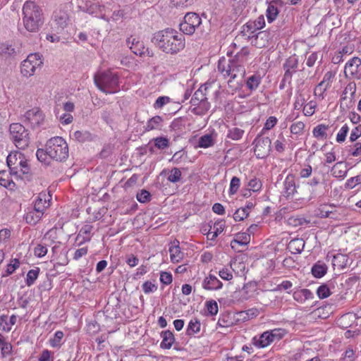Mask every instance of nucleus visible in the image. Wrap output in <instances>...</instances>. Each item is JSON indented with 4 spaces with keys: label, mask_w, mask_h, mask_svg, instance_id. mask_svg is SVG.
<instances>
[{
    "label": "nucleus",
    "mask_w": 361,
    "mask_h": 361,
    "mask_svg": "<svg viewBox=\"0 0 361 361\" xmlns=\"http://www.w3.org/2000/svg\"><path fill=\"white\" fill-rule=\"evenodd\" d=\"M0 351L2 357H6L11 355L13 352V346L10 342L0 334Z\"/></svg>",
    "instance_id": "bb28decb"
},
{
    "label": "nucleus",
    "mask_w": 361,
    "mask_h": 361,
    "mask_svg": "<svg viewBox=\"0 0 361 361\" xmlns=\"http://www.w3.org/2000/svg\"><path fill=\"white\" fill-rule=\"evenodd\" d=\"M250 241V235L245 233H239L236 235V238H235L233 243H238L239 245H246Z\"/></svg>",
    "instance_id": "bf43d9fd"
},
{
    "label": "nucleus",
    "mask_w": 361,
    "mask_h": 361,
    "mask_svg": "<svg viewBox=\"0 0 361 361\" xmlns=\"http://www.w3.org/2000/svg\"><path fill=\"white\" fill-rule=\"evenodd\" d=\"M288 247L292 252L300 253L305 247V242L300 238L293 239L290 241Z\"/></svg>",
    "instance_id": "473e14b6"
},
{
    "label": "nucleus",
    "mask_w": 361,
    "mask_h": 361,
    "mask_svg": "<svg viewBox=\"0 0 361 361\" xmlns=\"http://www.w3.org/2000/svg\"><path fill=\"white\" fill-rule=\"evenodd\" d=\"M250 288H255V286L252 283H247L239 291V293L241 295L243 300H247L250 297H251L252 293H250V292H253L255 290L251 291L250 290Z\"/></svg>",
    "instance_id": "052dcab7"
},
{
    "label": "nucleus",
    "mask_w": 361,
    "mask_h": 361,
    "mask_svg": "<svg viewBox=\"0 0 361 361\" xmlns=\"http://www.w3.org/2000/svg\"><path fill=\"white\" fill-rule=\"evenodd\" d=\"M279 14L278 8L271 3L267 9V17L269 23L274 21Z\"/></svg>",
    "instance_id": "49530a36"
},
{
    "label": "nucleus",
    "mask_w": 361,
    "mask_h": 361,
    "mask_svg": "<svg viewBox=\"0 0 361 361\" xmlns=\"http://www.w3.org/2000/svg\"><path fill=\"white\" fill-rule=\"evenodd\" d=\"M24 27L30 32H37L44 24V18L42 8L35 2L27 1L23 7Z\"/></svg>",
    "instance_id": "7ed1b4c3"
},
{
    "label": "nucleus",
    "mask_w": 361,
    "mask_h": 361,
    "mask_svg": "<svg viewBox=\"0 0 361 361\" xmlns=\"http://www.w3.org/2000/svg\"><path fill=\"white\" fill-rule=\"evenodd\" d=\"M0 185L9 190H13L16 186L10 175L5 171L0 172Z\"/></svg>",
    "instance_id": "c756f323"
},
{
    "label": "nucleus",
    "mask_w": 361,
    "mask_h": 361,
    "mask_svg": "<svg viewBox=\"0 0 361 361\" xmlns=\"http://www.w3.org/2000/svg\"><path fill=\"white\" fill-rule=\"evenodd\" d=\"M190 142L192 145H194L195 148H207L212 146L214 144L213 137H200L197 145H195V142L193 140H190Z\"/></svg>",
    "instance_id": "c9c22d12"
},
{
    "label": "nucleus",
    "mask_w": 361,
    "mask_h": 361,
    "mask_svg": "<svg viewBox=\"0 0 361 361\" xmlns=\"http://www.w3.org/2000/svg\"><path fill=\"white\" fill-rule=\"evenodd\" d=\"M9 130L12 135H23L26 132L25 128L19 123H12Z\"/></svg>",
    "instance_id": "a18cd8bd"
},
{
    "label": "nucleus",
    "mask_w": 361,
    "mask_h": 361,
    "mask_svg": "<svg viewBox=\"0 0 361 361\" xmlns=\"http://www.w3.org/2000/svg\"><path fill=\"white\" fill-rule=\"evenodd\" d=\"M248 216V211L246 208H239L233 214V219L235 221L244 220Z\"/></svg>",
    "instance_id": "5fc2aeb1"
},
{
    "label": "nucleus",
    "mask_w": 361,
    "mask_h": 361,
    "mask_svg": "<svg viewBox=\"0 0 361 361\" xmlns=\"http://www.w3.org/2000/svg\"><path fill=\"white\" fill-rule=\"evenodd\" d=\"M328 84L324 85V82H320L317 87L314 88V94L316 96L324 97V93L329 89Z\"/></svg>",
    "instance_id": "0e129e2a"
},
{
    "label": "nucleus",
    "mask_w": 361,
    "mask_h": 361,
    "mask_svg": "<svg viewBox=\"0 0 361 361\" xmlns=\"http://www.w3.org/2000/svg\"><path fill=\"white\" fill-rule=\"evenodd\" d=\"M190 103L192 106H194L192 109V112L197 115H203L206 114L210 108L209 102H202L199 101V99H197L194 96H192Z\"/></svg>",
    "instance_id": "4be33fe9"
},
{
    "label": "nucleus",
    "mask_w": 361,
    "mask_h": 361,
    "mask_svg": "<svg viewBox=\"0 0 361 361\" xmlns=\"http://www.w3.org/2000/svg\"><path fill=\"white\" fill-rule=\"evenodd\" d=\"M53 20L55 24L54 29L59 33L63 31L68 25L69 16L65 11L59 10L54 12Z\"/></svg>",
    "instance_id": "dca6fc26"
},
{
    "label": "nucleus",
    "mask_w": 361,
    "mask_h": 361,
    "mask_svg": "<svg viewBox=\"0 0 361 361\" xmlns=\"http://www.w3.org/2000/svg\"><path fill=\"white\" fill-rule=\"evenodd\" d=\"M169 252L170 253V259L173 263L180 262L184 257V253L180 247V243L175 240L171 243Z\"/></svg>",
    "instance_id": "a211bd4d"
},
{
    "label": "nucleus",
    "mask_w": 361,
    "mask_h": 361,
    "mask_svg": "<svg viewBox=\"0 0 361 361\" xmlns=\"http://www.w3.org/2000/svg\"><path fill=\"white\" fill-rule=\"evenodd\" d=\"M273 35L269 31H261L250 37L251 44L257 48L261 49L267 47Z\"/></svg>",
    "instance_id": "2eb2a0df"
},
{
    "label": "nucleus",
    "mask_w": 361,
    "mask_h": 361,
    "mask_svg": "<svg viewBox=\"0 0 361 361\" xmlns=\"http://www.w3.org/2000/svg\"><path fill=\"white\" fill-rule=\"evenodd\" d=\"M361 65V59L359 57H353L349 60L344 68V73L346 77L350 75L351 78L355 79L361 78V72L360 71V66Z\"/></svg>",
    "instance_id": "9b49d317"
},
{
    "label": "nucleus",
    "mask_w": 361,
    "mask_h": 361,
    "mask_svg": "<svg viewBox=\"0 0 361 361\" xmlns=\"http://www.w3.org/2000/svg\"><path fill=\"white\" fill-rule=\"evenodd\" d=\"M39 274V269L35 268L33 269H30L27 274L26 277V284L27 286H31L33 285L36 281V279L38 278Z\"/></svg>",
    "instance_id": "79ce46f5"
},
{
    "label": "nucleus",
    "mask_w": 361,
    "mask_h": 361,
    "mask_svg": "<svg viewBox=\"0 0 361 361\" xmlns=\"http://www.w3.org/2000/svg\"><path fill=\"white\" fill-rule=\"evenodd\" d=\"M86 12L90 14H97L98 13H102L103 10L105 9L104 5H99L97 4H91L90 6L86 5Z\"/></svg>",
    "instance_id": "3c124183"
},
{
    "label": "nucleus",
    "mask_w": 361,
    "mask_h": 361,
    "mask_svg": "<svg viewBox=\"0 0 361 361\" xmlns=\"http://www.w3.org/2000/svg\"><path fill=\"white\" fill-rule=\"evenodd\" d=\"M36 156L39 162L45 166L51 165L53 161H62L68 157V147L63 137H51L44 149H38Z\"/></svg>",
    "instance_id": "f257e3e1"
},
{
    "label": "nucleus",
    "mask_w": 361,
    "mask_h": 361,
    "mask_svg": "<svg viewBox=\"0 0 361 361\" xmlns=\"http://www.w3.org/2000/svg\"><path fill=\"white\" fill-rule=\"evenodd\" d=\"M258 314L259 311L255 308L249 309L247 311L240 312L239 313L243 319H250L251 318L256 317Z\"/></svg>",
    "instance_id": "13d9d810"
},
{
    "label": "nucleus",
    "mask_w": 361,
    "mask_h": 361,
    "mask_svg": "<svg viewBox=\"0 0 361 361\" xmlns=\"http://www.w3.org/2000/svg\"><path fill=\"white\" fill-rule=\"evenodd\" d=\"M137 200L141 203H145L150 200V193L145 190H142L137 194Z\"/></svg>",
    "instance_id": "69168bd1"
},
{
    "label": "nucleus",
    "mask_w": 361,
    "mask_h": 361,
    "mask_svg": "<svg viewBox=\"0 0 361 361\" xmlns=\"http://www.w3.org/2000/svg\"><path fill=\"white\" fill-rule=\"evenodd\" d=\"M327 271V267L324 263L318 262L312 268V273L314 276L321 278L325 275Z\"/></svg>",
    "instance_id": "e433bc0d"
},
{
    "label": "nucleus",
    "mask_w": 361,
    "mask_h": 361,
    "mask_svg": "<svg viewBox=\"0 0 361 361\" xmlns=\"http://www.w3.org/2000/svg\"><path fill=\"white\" fill-rule=\"evenodd\" d=\"M348 259L345 255L342 254H338L336 255H334L332 263L334 266H336V264H338V266L343 267L345 265Z\"/></svg>",
    "instance_id": "e2e57ef3"
},
{
    "label": "nucleus",
    "mask_w": 361,
    "mask_h": 361,
    "mask_svg": "<svg viewBox=\"0 0 361 361\" xmlns=\"http://www.w3.org/2000/svg\"><path fill=\"white\" fill-rule=\"evenodd\" d=\"M287 223L290 226L297 227L309 224L310 220H307L304 217L300 216H292L288 219Z\"/></svg>",
    "instance_id": "ea45409f"
},
{
    "label": "nucleus",
    "mask_w": 361,
    "mask_h": 361,
    "mask_svg": "<svg viewBox=\"0 0 361 361\" xmlns=\"http://www.w3.org/2000/svg\"><path fill=\"white\" fill-rule=\"evenodd\" d=\"M163 119L161 116H156L149 119L145 126L147 130L160 129Z\"/></svg>",
    "instance_id": "58836bf2"
},
{
    "label": "nucleus",
    "mask_w": 361,
    "mask_h": 361,
    "mask_svg": "<svg viewBox=\"0 0 361 361\" xmlns=\"http://www.w3.org/2000/svg\"><path fill=\"white\" fill-rule=\"evenodd\" d=\"M23 157V154L20 152L10 153L7 157V164L12 171L16 169V166L19 165V161Z\"/></svg>",
    "instance_id": "c85d7f7f"
},
{
    "label": "nucleus",
    "mask_w": 361,
    "mask_h": 361,
    "mask_svg": "<svg viewBox=\"0 0 361 361\" xmlns=\"http://www.w3.org/2000/svg\"><path fill=\"white\" fill-rule=\"evenodd\" d=\"M202 24V19L195 13H188L180 23V30L185 35H192L196 29H199Z\"/></svg>",
    "instance_id": "0eeeda50"
},
{
    "label": "nucleus",
    "mask_w": 361,
    "mask_h": 361,
    "mask_svg": "<svg viewBox=\"0 0 361 361\" xmlns=\"http://www.w3.org/2000/svg\"><path fill=\"white\" fill-rule=\"evenodd\" d=\"M357 318H361V310H357L355 313L349 312V313H347V314L343 315L338 320V323L339 326H341V327H345L344 326L343 323L346 320H353V319H357Z\"/></svg>",
    "instance_id": "a19ab883"
},
{
    "label": "nucleus",
    "mask_w": 361,
    "mask_h": 361,
    "mask_svg": "<svg viewBox=\"0 0 361 361\" xmlns=\"http://www.w3.org/2000/svg\"><path fill=\"white\" fill-rule=\"evenodd\" d=\"M261 80L262 78L259 75L254 74L247 79V87L251 91L255 90L261 83Z\"/></svg>",
    "instance_id": "72a5a7b5"
},
{
    "label": "nucleus",
    "mask_w": 361,
    "mask_h": 361,
    "mask_svg": "<svg viewBox=\"0 0 361 361\" xmlns=\"http://www.w3.org/2000/svg\"><path fill=\"white\" fill-rule=\"evenodd\" d=\"M356 92L355 82H350L345 87L341 99V107L349 109L353 105V99Z\"/></svg>",
    "instance_id": "f8f14e48"
},
{
    "label": "nucleus",
    "mask_w": 361,
    "mask_h": 361,
    "mask_svg": "<svg viewBox=\"0 0 361 361\" xmlns=\"http://www.w3.org/2000/svg\"><path fill=\"white\" fill-rule=\"evenodd\" d=\"M348 164L343 161L337 162L331 169V174L333 176L343 179L348 173Z\"/></svg>",
    "instance_id": "b1692460"
},
{
    "label": "nucleus",
    "mask_w": 361,
    "mask_h": 361,
    "mask_svg": "<svg viewBox=\"0 0 361 361\" xmlns=\"http://www.w3.org/2000/svg\"><path fill=\"white\" fill-rule=\"evenodd\" d=\"M286 331L283 329H274L262 333L259 337L255 336L252 338V343L258 348H264L276 341L281 339L286 334Z\"/></svg>",
    "instance_id": "39448f33"
},
{
    "label": "nucleus",
    "mask_w": 361,
    "mask_h": 361,
    "mask_svg": "<svg viewBox=\"0 0 361 361\" xmlns=\"http://www.w3.org/2000/svg\"><path fill=\"white\" fill-rule=\"evenodd\" d=\"M25 117L33 128L39 126L44 118L42 111L37 107L28 110Z\"/></svg>",
    "instance_id": "4468645a"
},
{
    "label": "nucleus",
    "mask_w": 361,
    "mask_h": 361,
    "mask_svg": "<svg viewBox=\"0 0 361 361\" xmlns=\"http://www.w3.org/2000/svg\"><path fill=\"white\" fill-rule=\"evenodd\" d=\"M219 276L224 280L230 281L233 279V274L231 271L227 268L224 267L219 271Z\"/></svg>",
    "instance_id": "774afa93"
},
{
    "label": "nucleus",
    "mask_w": 361,
    "mask_h": 361,
    "mask_svg": "<svg viewBox=\"0 0 361 361\" xmlns=\"http://www.w3.org/2000/svg\"><path fill=\"white\" fill-rule=\"evenodd\" d=\"M283 192L287 198L292 197L293 195L296 192V186L293 176L288 175L286 176L283 182Z\"/></svg>",
    "instance_id": "5701e85b"
},
{
    "label": "nucleus",
    "mask_w": 361,
    "mask_h": 361,
    "mask_svg": "<svg viewBox=\"0 0 361 361\" xmlns=\"http://www.w3.org/2000/svg\"><path fill=\"white\" fill-rule=\"evenodd\" d=\"M247 186L250 190H252L253 192H258L261 190L262 184L258 178H253L251 180H250Z\"/></svg>",
    "instance_id": "4d7b16f0"
},
{
    "label": "nucleus",
    "mask_w": 361,
    "mask_h": 361,
    "mask_svg": "<svg viewBox=\"0 0 361 361\" xmlns=\"http://www.w3.org/2000/svg\"><path fill=\"white\" fill-rule=\"evenodd\" d=\"M18 164L19 165L16 166V169H14L11 172L20 177H21V176H25L26 178H29L31 176V170L27 160L24 156L19 161Z\"/></svg>",
    "instance_id": "412c9836"
},
{
    "label": "nucleus",
    "mask_w": 361,
    "mask_h": 361,
    "mask_svg": "<svg viewBox=\"0 0 361 361\" xmlns=\"http://www.w3.org/2000/svg\"><path fill=\"white\" fill-rule=\"evenodd\" d=\"M43 214L37 212L35 209L29 211L25 215V219L29 224L34 225L37 224L42 218Z\"/></svg>",
    "instance_id": "7c9ffc66"
},
{
    "label": "nucleus",
    "mask_w": 361,
    "mask_h": 361,
    "mask_svg": "<svg viewBox=\"0 0 361 361\" xmlns=\"http://www.w3.org/2000/svg\"><path fill=\"white\" fill-rule=\"evenodd\" d=\"M317 295L319 298L320 299H324L328 298L331 295V291L329 288V287L324 284L322 286H319L317 289Z\"/></svg>",
    "instance_id": "864d4df0"
},
{
    "label": "nucleus",
    "mask_w": 361,
    "mask_h": 361,
    "mask_svg": "<svg viewBox=\"0 0 361 361\" xmlns=\"http://www.w3.org/2000/svg\"><path fill=\"white\" fill-rule=\"evenodd\" d=\"M126 44L135 54L140 56L145 55V47L143 42L137 38L131 36L127 39Z\"/></svg>",
    "instance_id": "6ab92c4d"
},
{
    "label": "nucleus",
    "mask_w": 361,
    "mask_h": 361,
    "mask_svg": "<svg viewBox=\"0 0 361 361\" xmlns=\"http://www.w3.org/2000/svg\"><path fill=\"white\" fill-rule=\"evenodd\" d=\"M181 175L182 173L179 169L173 168L168 176V180L171 183H177L180 180Z\"/></svg>",
    "instance_id": "09e8293b"
},
{
    "label": "nucleus",
    "mask_w": 361,
    "mask_h": 361,
    "mask_svg": "<svg viewBox=\"0 0 361 361\" xmlns=\"http://www.w3.org/2000/svg\"><path fill=\"white\" fill-rule=\"evenodd\" d=\"M298 66V60L295 56H290L286 60L283 65V70L285 71L283 78V82H290L293 73L295 72Z\"/></svg>",
    "instance_id": "ddd939ff"
},
{
    "label": "nucleus",
    "mask_w": 361,
    "mask_h": 361,
    "mask_svg": "<svg viewBox=\"0 0 361 361\" xmlns=\"http://www.w3.org/2000/svg\"><path fill=\"white\" fill-rule=\"evenodd\" d=\"M231 68L228 70V76L231 80H228V85L232 82V80L239 79L237 82L238 84L242 82V80L245 75V68L244 63L239 62L238 61L231 59Z\"/></svg>",
    "instance_id": "9d476101"
},
{
    "label": "nucleus",
    "mask_w": 361,
    "mask_h": 361,
    "mask_svg": "<svg viewBox=\"0 0 361 361\" xmlns=\"http://www.w3.org/2000/svg\"><path fill=\"white\" fill-rule=\"evenodd\" d=\"M218 88L219 87L214 81L206 82L195 91L193 96L202 102H209V99H216L219 97V91Z\"/></svg>",
    "instance_id": "423d86ee"
},
{
    "label": "nucleus",
    "mask_w": 361,
    "mask_h": 361,
    "mask_svg": "<svg viewBox=\"0 0 361 361\" xmlns=\"http://www.w3.org/2000/svg\"><path fill=\"white\" fill-rule=\"evenodd\" d=\"M255 154L259 159L266 157L271 149V140L269 137H257L255 140Z\"/></svg>",
    "instance_id": "1a4fd4ad"
},
{
    "label": "nucleus",
    "mask_w": 361,
    "mask_h": 361,
    "mask_svg": "<svg viewBox=\"0 0 361 361\" xmlns=\"http://www.w3.org/2000/svg\"><path fill=\"white\" fill-rule=\"evenodd\" d=\"M293 297L298 302L304 303L307 300L313 299L314 295L309 289L304 288L294 291Z\"/></svg>",
    "instance_id": "393cba45"
},
{
    "label": "nucleus",
    "mask_w": 361,
    "mask_h": 361,
    "mask_svg": "<svg viewBox=\"0 0 361 361\" xmlns=\"http://www.w3.org/2000/svg\"><path fill=\"white\" fill-rule=\"evenodd\" d=\"M51 200V195L45 191L38 194L34 203V209L37 212L44 214V211L49 207Z\"/></svg>",
    "instance_id": "f3484780"
},
{
    "label": "nucleus",
    "mask_w": 361,
    "mask_h": 361,
    "mask_svg": "<svg viewBox=\"0 0 361 361\" xmlns=\"http://www.w3.org/2000/svg\"><path fill=\"white\" fill-rule=\"evenodd\" d=\"M161 336L162 341L160 343V348L162 349H170L175 342V338L173 334L169 331H164L161 333Z\"/></svg>",
    "instance_id": "a878e982"
},
{
    "label": "nucleus",
    "mask_w": 361,
    "mask_h": 361,
    "mask_svg": "<svg viewBox=\"0 0 361 361\" xmlns=\"http://www.w3.org/2000/svg\"><path fill=\"white\" fill-rule=\"evenodd\" d=\"M13 143L19 149H25L30 144L29 137H14Z\"/></svg>",
    "instance_id": "c03bdc74"
},
{
    "label": "nucleus",
    "mask_w": 361,
    "mask_h": 361,
    "mask_svg": "<svg viewBox=\"0 0 361 361\" xmlns=\"http://www.w3.org/2000/svg\"><path fill=\"white\" fill-rule=\"evenodd\" d=\"M63 333L61 331L55 332L54 337L49 338V343L52 348H59L61 345V340L63 338Z\"/></svg>",
    "instance_id": "37998d69"
},
{
    "label": "nucleus",
    "mask_w": 361,
    "mask_h": 361,
    "mask_svg": "<svg viewBox=\"0 0 361 361\" xmlns=\"http://www.w3.org/2000/svg\"><path fill=\"white\" fill-rule=\"evenodd\" d=\"M231 59L227 60L222 57L218 62V71L224 76H228V70L231 68Z\"/></svg>",
    "instance_id": "2f4dec72"
},
{
    "label": "nucleus",
    "mask_w": 361,
    "mask_h": 361,
    "mask_svg": "<svg viewBox=\"0 0 361 361\" xmlns=\"http://www.w3.org/2000/svg\"><path fill=\"white\" fill-rule=\"evenodd\" d=\"M200 322L197 319H191L186 329V334L188 336L194 335L200 331Z\"/></svg>",
    "instance_id": "4c0bfd02"
},
{
    "label": "nucleus",
    "mask_w": 361,
    "mask_h": 361,
    "mask_svg": "<svg viewBox=\"0 0 361 361\" xmlns=\"http://www.w3.org/2000/svg\"><path fill=\"white\" fill-rule=\"evenodd\" d=\"M205 305L209 314L213 316L218 313V304L215 300L207 301Z\"/></svg>",
    "instance_id": "6e6d98bb"
},
{
    "label": "nucleus",
    "mask_w": 361,
    "mask_h": 361,
    "mask_svg": "<svg viewBox=\"0 0 361 361\" xmlns=\"http://www.w3.org/2000/svg\"><path fill=\"white\" fill-rule=\"evenodd\" d=\"M240 185V178L236 176L233 177L231 180V183H230V188H229L230 195H233V194L236 193V192L239 189Z\"/></svg>",
    "instance_id": "680f3d73"
},
{
    "label": "nucleus",
    "mask_w": 361,
    "mask_h": 361,
    "mask_svg": "<svg viewBox=\"0 0 361 361\" xmlns=\"http://www.w3.org/2000/svg\"><path fill=\"white\" fill-rule=\"evenodd\" d=\"M42 63L39 54H30L21 63V73L25 77H30L34 75L36 68L40 67Z\"/></svg>",
    "instance_id": "6e6552de"
},
{
    "label": "nucleus",
    "mask_w": 361,
    "mask_h": 361,
    "mask_svg": "<svg viewBox=\"0 0 361 361\" xmlns=\"http://www.w3.org/2000/svg\"><path fill=\"white\" fill-rule=\"evenodd\" d=\"M248 55V49L247 48H243L240 51L238 52L235 54V57L233 59L244 63Z\"/></svg>",
    "instance_id": "338daca9"
},
{
    "label": "nucleus",
    "mask_w": 361,
    "mask_h": 361,
    "mask_svg": "<svg viewBox=\"0 0 361 361\" xmlns=\"http://www.w3.org/2000/svg\"><path fill=\"white\" fill-rule=\"evenodd\" d=\"M223 283L218 278L209 274L202 282V288L207 290H217L222 288Z\"/></svg>",
    "instance_id": "aec40b11"
},
{
    "label": "nucleus",
    "mask_w": 361,
    "mask_h": 361,
    "mask_svg": "<svg viewBox=\"0 0 361 361\" xmlns=\"http://www.w3.org/2000/svg\"><path fill=\"white\" fill-rule=\"evenodd\" d=\"M216 325L219 327L228 328L232 326L233 325V322L230 319L229 315L224 314L219 317Z\"/></svg>",
    "instance_id": "de8ad7c7"
},
{
    "label": "nucleus",
    "mask_w": 361,
    "mask_h": 361,
    "mask_svg": "<svg viewBox=\"0 0 361 361\" xmlns=\"http://www.w3.org/2000/svg\"><path fill=\"white\" fill-rule=\"evenodd\" d=\"M0 329L5 332H9L12 329L8 315L0 316Z\"/></svg>",
    "instance_id": "8fccbe9b"
},
{
    "label": "nucleus",
    "mask_w": 361,
    "mask_h": 361,
    "mask_svg": "<svg viewBox=\"0 0 361 361\" xmlns=\"http://www.w3.org/2000/svg\"><path fill=\"white\" fill-rule=\"evenodd\" d=\"M16 53L15 49L11 45L4 43L0 44V56L8 59L16 55Z\"/></svg>",
    "instance_id": "f704fd0d"
},
{
    "label": "nucleus",
    "mask_w": 361,
    "mask_h": 361,
    "mask_svg": "<svg viewBox=\"0 0 361 361\" xmlns=\"http://www.w3.org/2000/svg\"><path fill=\"white\" fill-rule=\"evenodd\" d=\"M94 80L96 86L106 94L115 93L118 90V76L111 71L95 75Z\"/></svg>",
    "instance_id": "20e7f679"
},
{
    "label": "nucleus",
    "mask_w": 361,
    "mask_h": 361,
    "mask_svg": "<svg viewBox=\"0 0 361 361\" xmlns=\"http://www.w3.org/2000/svg\"><path fill=\"white\" fill-rule=\"evenodd\" d=\"M329 208L334 209V206L332 205H322L318 209L317 215L321 218H327L330 216V214L333 213L332 209H329Z\"/></svg>",
    "instance_id": "603ef678"
},
{
    "label": "nucleus",
    "mask_w": 361,
    "mask_h": 361,
    "mask_svg": "<svg viewBox=\"0 0 361 361\" xmlns=\"http://www.w3.org/2000/svg\"><path fill=\"white\" fill-rule=\"evenodd\" d=\"M92 230V226L88 224L85 225L81 228L76 238V240L79 241V245L90 240L91 237L90 236V234Z\"/></svg>",
    "instance_id": "cd10ccee"
},
{
    "label": "nucleus",
    "mask_w": 361,
    "mask_h": 361,
    "mask_svg": "<svg viewBox=\"0 0 361 361\" xmlns=\"http://www.w3.org/2000/svg\"><path fill=\"white\" fill-rule=\"evenodd\" d=\"M152 42L163 52L171 55L178 54L185 47L183 35L172 28L157 32Z\"/></svg>",
    "instance_id": "f03ea898"
}]
</instances>
